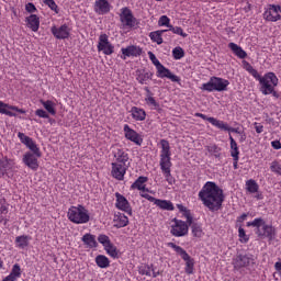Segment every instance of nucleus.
Returning <instances> with one entry per match:
<instances>
[{"label": "nucleus", "mask_w": 281, "mask_h": 281, "mask_svg": "<svg viewBox=\"0 0 281 281\" xmlns=\"http://www.w3.org/2000/svg\"><path fill=\"white\" fill-rule=\"evenodd\" d=\"M199 199L205 207H209L212 212H216L221 210L225 201V195L215 182L207 181L200 190Z\"/></svg>", "instance_id": "obj_1"}, {"label": "nucleus", "mask_w": 281, "mask_h": 281, "mask_svg": "<svg viewBox=\"0 0 281 281\" xmlns=\"http://www.w3.org/2000/svg\"><path fill=\"white\" fill-rule=\"evenodd\" d=\"M19 139L24 144L25 147L31 149V151H26L23 155L22 161L26 166V168H30V170H38L41 164L38 162V158L42 157L41 148L38 145H36V142L32 139L30 136L25 135L24 133L18 134Z\"/></svg>", "instance_id": "obj_2"}, {"label": "nucleus", "mask_w": 281, "mask_h": 281, "mask_svg": "<svg viewBox=\"0 0 281 281\" xmlns=\"http://www.w3.org/2000/svg\"><path fill=\"white\" fill-rule=\"evenodd\" d=\"M172 151H170V142L167 139H160V170L168 183H172Z\"/></svg>", "instance_id": "obj_3"}, {"label": "nucleus", "mask_w": 281, "mask_h": 281, "mask_svg": "<svg viewBox=\"0 0 281 281\" xmlns=\"http://www.w3.org/2000/svg\"><path fill=\"white\" fill-rule=\"evenodd\" d=\"M67 218L74 225H87L91 221V213L87 206L77 204L68 209Z\"/></svg>", "instance_id": "obj_4"}, {"label": "nucleus", "mask_w": 281, "mask_h": 281, "mask_svg": "<svg viewBox=\"0 0 281 281\" xmlns=\"http://www.w3.org/2000/svg\"><path fill=\"white\" fill-rule=\"evenodd\" d=\"M260 85V91L262 95H273V98H279L278 91H276V87H278V76L276 72H267L263 76H258L257 79Z\"/></svg>", "instance_id": "obj_5"}, {"label": "nucleus", "mask_w": 281, "mask_h": 281, "mask_svg": "<svg viewBox=\"0 0 281 281\" xmlns=\"http://www.w3.org/2000/svg\"><path fill=\"white\" fill-rule=\"evenodd\" d=\"M227 87H229V80L221 77H211L209 82L201 86V90L212 93V91H227Z\"/></svg>", "instance_id": "obj_6"}, {"label": "nucleus", "mask_w": 281, "mask_h": 281, "mask_svg": "<svg viewBox=\"0 0 281 281\" xmlns=\"http://www.w3.org/2000/svg\"><path fill=\"white\" fill-rule=\"evenodd\" d=\"M168 247H171V249H173L176 254L181 256L182 260H184L186 262V273H188V276H192V273H194V259H192L183 248L177 246L175 243H169Z\"/></svg>", "instance_id": "obj_7"}, {"label": "nucleus", "mask_w": 281, "mask_h": 281, "mask_svg": "<svg viewBox=\"0 0 281 281\" xmlns=\"http://www.w3.org/2000/svg\"><path fill=\"white\" fill-rule=\"evenodd\" d=\"M120 22L124 30H126V27L133 30V27H136L137 25V19L133 15V11L128 7L121 9Z\"/></svg>", "instance_id": "obj_8"}, {"label": "nucleus", "mask_w": 281, "mask_h": 281, "mask_svg": "<svg viewBox=\"0 0 281 281\" xmlns=\"http://www.w3.org/2000/svg\"><path fill=\"white\" fill-rule=\"evenodd\" d=\"M171 229L170 234L176 236V238H181L182 236H188V232H190V226L188 222H183L182 220H178L175 217L171 221Z\"/></svg>", "instance_id": "obj_9"}, {"label": "nucleus", "mask_w": 281, "mask_h": 281, "mask_svg": "<svg viewBox=\"0 0 281 281\" xmlns=\"http://www.w3.org/2000/svg\"><path fill=\"white\" fill-rule=\"evenodd\" d=\"M97 49L98 52H102L104 56H111V54L115 52V46H113L109 41V35H106L105 33H102L99 36Z\"/></svg>", "instance_id": "obj_10"}, {"label": "nucleus", "mask_w": 281, "mask_h": 281, "mask_svg": "<svg viewBox=\"0 0 281 281\" xmlns=\"http://www.w3.org/2000/svg\"><path fill=\"white\" fill-rule=\"evenodd\" d=\"M263 19L270 23L281 21V7L277 4H269L263 12Z\"/></svg>", "instance_id": "obj_11"}, {"label": "nucleus", "mask_w": 281, "mask_h": 281, "mask_svg": "<svg viewBox=\"0 0 281 281\" xmlns=\"http://www.w3.org/2000/svg\"><path fill=\"white\" fill-rule=\"evenodd\" d=\"M111 168L113 179H116V181H124V177L126 176L128 168H131V164L112 162Z\"/></svg>", "instance_id": "obj_12"}, {"label": "nucleus", "mask_w": 281, "mask_h": 281, "mask_svg": "<svg viewBox=\"0 0 281 281\" xmlns=\"http://www.w3.org/2000/svg\"><path fill=\"white\" fill-rule=\"evenodd\" d=\"M124 137L128 142H132L136 146H142L144 144V137L137 131L133 130L128 124L123 126Z\"/></svg>", "instance_id": "obj_13"}, {"label": "nucleus", "mask_w": 281, "mask_h": 281, "mask_svg": "<svg viewBox=\"0 0 281 281\" xmlns=\"http://www.w3.org/2000/svg\"><path fill=\"white\" fill-rule=\"evenodd\" d=\"M50 32L58 41H67V38L71 37V27L67 24L60 26L54 25L50 27Z\"/></svg>", "instance_id": "obj_14"}, {"label": "nucleus", "mask_w": 281, "mask_h": 281, "mask_svg": "<svg viewBox=\"0 0 281 281\" xmlns=\"http://www.w3.org/2000/svg\"><path fill=\"white\" fill-rule=\"evenodd\" d=\"M16 113L25 115L26 111L23 109H20L16 105H11L3 101H0V114L1 115H8V117H16Z\"/></svg>", "instance_id": "obj_15"}, {"label": "nucleus", "mask_w": 281, "mask_h": 281, "mask_svg": "<svg viewBox=\"0 0 281 281\" xmlns=\"http://www.w3.org/2000/svg\"><path fill=\"white\" fill-rule=\"evenodd\" d=\"M121 53L123 60H126V58H139L144 54V49L138 45H130L121 48Z\"/></svg>", "instance_id": "obj_16"}, {"label": "nucleus", "mask_w": 281, "mask_h": 281, "mask_svg": "<svg viewBox=\"0 0 281 281\" xmlns=\"http://www.w3.org/2000/svg\"><path fill=\"white\" fill-rule=\"evenodd\" d=\"M115 207L121 210V212H125L126 214H133V207H131V203L128 200L122 195V193H115Z\"/></svg>", "instance_id": "obj_17"}, {"label": "nucleus", "mask_w": 281, "mask_h": 281, "mask_svg": "<svg viewBox=\"0 0 281 281\" xmlns=\"http://www.w3.org/2000/svg\"><path fill=\"white\" fill-rule=\"evenodd\" d=\"M156 69L158 78H168L169 80H171V82H181V78L172 74V71L166 68L164 65L159 64L158 66H156Z\"/></svg>", "instance_id": "obj_18"}, {"label": "nucleus", "mask_w": 281, "mask_h": 281, "mask_svg": "<svg viewBox=\"0 0 281 281\" xmlns=\"http://www.w3.org/2000/svg\"><path fill=\"white\" fill-rule=\"evenodd\" d=\"M195 117H201V120H206V122H210L212 126H215L216 128H220L221 131H229V125L223 121H218V119L215 117H207L203 113H195Z\"/></svg>", "instance_id": "obj_19"}, {"label": "nucleus", "mask_w": 281, "mask_h": 281, "mask_svg": "<svg viewBox=\"0 0 281 281\" xmlns=\"http://www.w3.org/2000/svg\"><path fill=\"white\" fill-rule=\"evenodd\" d=\"M112 155L114 157V164H131L128 162V153H126V150H124L122 147L115 146L113 148Z\"/></svg>", "instance_id": "obj_20"}, {"label": "nucleus", "mask_w": 281, "mask_h": 281, "mask_svg": "<svg viewBox=\"0 0 281 281\" xmlns=\"http://www.w3.org/2000/svg\"><path fill=\"white\" fill-rule=\"evenodd\" d=\"M94 12L100 15L109 14V12H111V3H109V0H95Z\"/></svg>", "instance_id": "obj_21"}, {"label": "nucleus", "mask_w": 281, "mask_h": 281, "mask_svg": "<svg viewBox=\"0 0 281 281\" xmlns=\"http://www.w3.org/2000/svg\"><path fill=\"white\" fill-rule=\"evenodd\" d=\"M26 27L32 32H37L41 27V18L36 14H31L25 18Z\"/></svg>", "instance_id": "obj_22"}, {"label": "nucleus", "mask_w": 281, "mask_h": 281, "mask_svg": "<svg viewBox=\"0 0 281 281\" xmlns=\"http://www.w3.org/2000/svg\"><path fill=\"white\" fill-rule=\"evenodd\" d=\"M132 120L135 122H144L146 120V110L137 106H132L130 110Z\"/></svg>", "instance_id": "obj_23"}, {"label": "nucleus", "mask_w": 281, "mask_h": 281, "mask_svg": "<svg viewBox=\"0 0 281 281\" xmlns=\"http://www.w3.org/2000/svg\"><path fill=\"white\" fill-rule=\"evenodd\" d=\"M256 235L258 238H269V240H273L276 238V227L273 225H269L268 228H266V233H262V229L258 228L256 229Z\"/></svg>", "instance_id": "obj_24"}, {"label": "nucleus", "mask_w": 281, "mask_h": 281, "mask_svg": "<svg viewBox=\"0 0 281 281\" xmlns=\"http://www.w3.org/2000/svg\"><path fill=\"white\" fill-rule=\"evenodd\" d=\"M247 227H256L257 229H260L261 227V232L266 233L269 224H267L262 217H257L252 222H248Z\"/></svg>", "instance_id": "obj_25"}, {"label": "nucleus", "mask_w": 281, "mask_h": 281, "mask_svg": "<svg viewBox=\"0 0 281 281\" xmlns=\"http://www.w3.org/2000/svg\"><path fill=\"white\" fill-rule=\"evenodd\" d=\"M114 227L121 228L128 225V217L124 213H116L113 218Z\"/></svg>", "instance_id": "obj_26"}, {"label": "nucleus", "mask_w": 281, "mask_h": 281, "mask_svg": "<svg viewBox=\"0 0 281 281\" xmlns=\"http://www.w3.org/2000/svg\"><path fill=\"white\" fill-rule=\"evenodd\" d=\"M146 183H148V177L140 176L131 186V190L144 191L146 190Z\"/></svg>", "instance_id": "obj_27"}, {"label": "nucleus", "mask_w": 281, "mask_h": 281, "mask_svg": "<svg viewBox=\"0 0 281 281\" xmlns=\"http://www.w3.org/2000/svg\"><path fill=\"white\" fill-rule=\"evenodd\" d=\"M228 47L233 52V54L237 56V58H247V52H245V49H243V47H240L238 44L231 42L228 44Z\"/></svg>", "instance_id": "obj_28"}, {"label": "nucleus", "mask_w": 281, "mask_h": 281, "mask_svg": "<svg viewBox=\"0 0 281 281\" xmlns=\"http://www.w3.org/2000/svg\"><path fill=\"white\" fill-rule=\"evenodd\" d=\"M154 205H157L160 210H167V212L175 211V204H172L169 200H154Z\"/></svg>", "instance_id": "obj_29"}, {"label": "nucleus", "mask_w": 281, "mask_h": 281, "mask_svg": "<svg viewBox=\"0 0 281 281\" xmlns=\"http://www.w3.org/2000/svg\"><path fill=\"white\" fill-rule=\"evenodd\" d=\"M94 262L99 269H109V267H111V260L104 255H98Z\"/></svg>", "instance_id": "obj_30"}, {"label": "nucleus", "mask_w": 281, "mask_h": 281, "mask_svg": "<svg viewBox=\"0 0 281 281\" xmlns=\"http://www.w3.org/2000/svg\"><path fill=\"white\" fill-rule=\"evenodd\" d=\"M83 245L86 247H89V249H93L98 247V241L95 240V235H91L89 233L85 234L81 238Z\"/></svg>", "instance_id": "obj_31"}, {"label": "nucleus", "mask_w": 281, "mask_h": 281, "mask_svg": "<svg viewBox=\"0 0 281 281\" xmlns=\"http://www.w3.org/2000/svg\"><path fill=\"white\" fill-rule=\"evenodd\" d=\"M40 102L49 115H56V102L52 100H40Z\"/></svg>", "instance_id": "obj_32"}, {"label": "nucleus", "mask_w": 281, "mask_h": 281, "mask_svg": "<svg viewBox=\"0 0 281 281\" xmlns=\"http://www.w3.org/2000/svg\"><path fill=\"white\" fill-rule=\"evenodd\" d=\"M153 78V74L146 71V70H137L136 71V80L139 82V85H146L147 80H150Z\"/></svg>", "instance_id": "obj_33"}, {"label": "nucleus", "mask_w": 281, "mask_h": 281, "mask_svg": "<svg viewBox=\"0 0 281 281\" xmlns=\"http://www.w3.org/2000/svg\"><path fill=\"white\" fill-rule=\"evenodd\" d=\"M164 32H168L167 30H159L149 33V38L153 43H157V45H161L164 43Z\"/></svg>", "instance_id": "obj_34"}, {"label": "nucleus", "mask_w": 281, "mask_h": 281, "mask_svg": "<svg viewBox=\"0 0 281 281\" xmlns=\"http://www.w3.org/2000/svg\"><path fill=\"white\" fill-rule=\"evenodd\" d=\"M177 207L179 212H181L182 216L187 220L188 225H192L193 217L190 210H188V207H186L183 204H177Z\"/></svg>", "instance_id": "obj_35"}, {"label": "nucleus", "mask_w": 281, "mask_h": 281, "mask_svg": "<svg viewBox=\"0 0 281 281\" xmlns=\"http://www.w3.org/2000/svg\"><path fill=\"white\" fill-rule=\"evenodd\" d=\"M30 236L27 235H21L15 238V244L19 249H25V247L30 246Z\"/></svg>", "instance_id": "obj_36"}, {"label": "nucleus", "mask_w": 281, "mask_h": 281, "mask_svg": "<svg viewBox=\"0 0 281 281\" xmlns=\"http://www.w3.org/2000/svg\"><path fill=\"white\" fill-rule=\"evenodd\" d=\"M231 142V156L233 159H239L240 150L238 149V143L234 139L232 135H229Z\"/></svg>", "instance_id": "obj_37"}, {"label": "nucleus", "mask_w": 281, "mask_h": 281, "mask_svg": "<svg viewBox=\"0 0 281 281\" xmlns=\"http://www.w3.org/2000/svg\"><path fill=\"white\" fill-rule=\"evenodd\" d=\"M21 266L19 263L13 265L11 272L9 276V280L16 281L19 278H21L22 274Z\"/></svg>", "instance_id": "obj_38"}, {"label": "nucleus", "mask_w": 281, "mask_h": 281, "mask_svg": "<svg viewBox=\"0 0 281 281\" xmlns=\"http://www.w3.org/2000/svg\"><path fill=\"white\" fill-rule=\"evenodd\" d=\"M243 68L248 71V74H250V76H252V78H255V80L258 78V76H260V74L258 72V70H256V68H254V66H251V64H249V61L244 60L241 61Z\"/></svg>", "instance_id": "obj_39"}, {"label": "nucleus", "mask_w": 281, "mask_h": 281, "mask_svg": "<svg viewBox=\"0 0 281 281\" xmlns=\"http://www.w3.org/2000/svg\"><path fill=\"white\" fill-rule=\"evenodd\" d=\"M191 234L192 236H194V238H203V236H205V233L203 232V227L201 226V224H192Z\"/></svg>", "instance_id": "obj_40"}, {"label": "nucleus", "mask_w": 281, "mask_h": 281, "mask_svg": "<svg viewBox=\"0 0 281 281\" xmlns=\"http://www.w3.org/2000/svg\"><path fill=\"white\" fill-rule=\"evenodd\" d=\"M259 189L260 187L258 186V182H256V180L250 179L246 181V190L247 192H250V194H256V192H258Z\"/></svg>", "instance_id": "obj_41"}, {"label": "nucleus", "mask_w": 281, "mask_h": 281, "mask_svg": "<svg viewBox=\"0 0 281 281\" xmlns=\"http://www.w3.org/2000/svg\"><path fill=\"white\" fill-rule=\"evenodd\" d=\"M104 250L111 258H117V256H120V251L117 250V247L113 245V243L105 246Z\"/></svg>", "instance_id": "obj_42"}, {"label": "nucleus", "mask_w": 281, "mask_h": 281, "mask_svg": "<svg viewBox=\"0 0 281 281\" xmlns=\"http://www.w3.org/2000/svg\"><path fill=\"white\" fill-rule=\"evenodd\" d=\"M172 56L173 60H181L186 56V50L181 46H177L172 49Z\"/></svg>", "instance_id": "obj_43"}, {"label": "nucleus", "mask_w": 281, "mask_h": 281, "mask_svg": "<svg viewBox=\"0 0 281 281\" xmlns=\"http://www.w3.org/2000/svg\"><path fill=\"white\" fill-rule=\"evenodd\" d=\"M247 265H249V258H247V256L239 255L235 259L236 267H247Z\"/></svg>", "instance_id": "obj_44"}, {"label": "nucleus", "mask_w": 281, "mask_h": 281, "mask_svg": "<svg viewBox=\"0 0 281 281\" xmlns=\"http://www.w3.org/2000/svg\"><path fill=\"white\" fill-rule=\"evenodd\" d=\"M44 5H47L55 14H58L60 12V9H58V4H56V1L54 0H42Z\"/></svg>", "instance_id": "obj_45"}, {"label": "nucleus", "mask_w": 281, "mask_h": 281, "mask_svg": "<svg viewBox=\"0 0 281 281\" xmlns=\"http://www.w3.org/2000/svg\"><path fill=\"white\" fill-rule=\"evenodd\" d=\"M158 25L159 27H172V25L170 24V18H168V15H161L158 20Z\"/></svg>", "instance_id": "obj_46"}, {"label": "nucleus", "mask_w": 281, "mask_h": 281, "mask_svg": "<svg viewBox=\"0 0 281 281\" xmlns=\"http://www.w3.org/2000/svg\"><path fill=\"white\" fill-rule=\"evenodd\" d=\"M150 265L147 263H143L139 268H138V273L140 276H147L148 278H150L151 272H150Z\"/></svg>", "instance_id": "obj_47"}, {"label": "nucleus", "mask_w": 281, "mask_h": 281, "mask_svg": "<svg viewBox=\"0 0 281 281\" xmlns=\"http://www.w3.org/2000/svg\"><path fill=\"white\" fill-rule=\"evenodd\" d=\"M170 32L172 34H177L178 36H182V38H188V33H184L183 30L180 26H170Z\"/></svg>", "instance_id": "obj_48"}, {"label": "nucleus", "mask_w": 281, "mask_h": 281, "mask_svg": "<svg viewBox=\"0 0 281 281\" xmlns=\"http://www.w3.org/2000/svg\"><path fill=\"white\" fill-rule=\"evenodd\" d=\"M238 237L240 243H249V236L245 232V228H243L241 226H239L238 229Z\"/></svg>", "instance_id": "obj_49"}, {"label": "nucleus", "mask_w": 281, "mask_h": 281, "mask_svg": "<svg viewBox=\"0 0 281 281\" xmlns=\"http://www.w3.org/2000/svg\"><path fill=\"white\" fill-rule=\"evenodd\" d=\"M139 195L143 199H146L147 201H150V203H155V196L150 195V190H148V188H146L145 190L140 191Z\"/></svg>", "instance_id": "obj_50"}, {"label": "nucleus", "mask_w": 281, "mask_h": 281, "mask_svg": "<svg viewBox=\"0 0 281 281\" xmlns=\"http://www.w3.org/2000/svg\"><path fill=\"white\" fill-rule=\"evenodd\" d=\"M270 170L271 172H274V175H279L281 177V164L277 160L271 162Z\"/></svg>", "instance_id": "obj_51"}, {"label": "nucleus", "mask_w": 281, "mask_h": 281, "mask_svg": "<svg viewBox=\"0 0 281 281\" xmlns=\"http://www.w3.org/2000/svg\"><path fill=\"white\" fill-rule=\"evenodd\" d=\"M98 240H99L100 245L103 246V248L111 245V238H109V236H106L104 234L99 235Z\"/></svg>", "instance_id": "obj_52"}, {"label": "nucleus", "mask_w": 281, "mask_h": 281, "mask_svg": "<svg viewBox=\"0 0 281 281\" xmlns=\"http://www.w3.org/2000/svg\"><path fill=\"white\" fill-rule=\"evenodd\" d=\"M12 162L11 159L8 157H4L0 160V170H7V168H10V164Z\"/></svg>", "instance_id": "obj_53"}, {"label": "nucleus", "mask_w": 281, "mask_h": 281, "mask_svg": "<svg viewBox=\"0 0 281 281\" xmlns=\"http://www.w3.org/2000/svg\"><path fill=\"white\" fill-rule=\"evenodd\" d=\"M35 115L37 117H42L43 120H49V113L43 109H37L35 111Z\"/></svg>", "instance_id": "obj_54"}, {"label": "nucleus", "mask_w": 281, "mask_h": 281, "mask_svg": "<svg viewBox=\"0 0 281 281\" xmlns=\"http://www.w3.org/2000/svg\"><path fill=\"white\" fill-rule=\"evenodd\" d=\"M150 273L153 278H157L164 273V270H160L157 267H154L153 265H150Z\"/></svg>", "instance_id": "obj_55"}, {"label": "nucleus", "mask_w": 281, "mask_h": 281, "mask_svg": "<svg viewBox=\"0 0 281 281\" xmlns=\"http://www.w3.org/2000/svg\"><path fill=\"white\" fill-rule=\"evenodd\" d=\"M148 57L149 60H151L153 65H155V67L161 65V63L159 61V59H157V56H155L153 52H148Z\"/></svg>", "instance_id": "obj_56"}, {"label": "nucleus", "mask_w": 281, "mask_h": 281, "mask_svg": "<svg viewBox=\"0 0 281 281\" xmlns=\"http://www.w3.org/2000/svg\"><path fill=\"white\" fill-rule=\"evenodd\" d=\"M25 10L26 12H29L30 14L36 12V5H34V3L29 2L25 4Z\"/></svg>", "instance_id": "obj_57"}, {"label": "nucleus", "mask_w": 281, "mask_h": 281, "mask_svg": "<svg viewBox=\"0 0 281 281\" xmlns=\"http://www.w3.org/2000/svg\"><path fill=\"white\" fill-rule=\"evenodd\" d=\"M145 102H146L147 104H151V106H159V104L157 103V101L155 100L154 97H147V98L145 99Z\"/></svg>", "instance_id": "obj_58"}, {"label": "nucleus", "mask_w": 281, "mask_h": 281, "mask_svg": "<svg viewBox=\"0 0 281 281\" xmlns=\"http://www.w3.org/2000/svg\"><path fill=\"white\" fill-rule=\"evenodd\" d=\"M254 126H255L256 133H258V134H260V133H262V131H265V126H262V124H260V123H254Z\"/></svg>", "instance_id": "obj_59"}, {"label": "nucleus", "mask_w": 281, "mask_h": 281, "mask_svg": "<svg viewBox=\"0 0 281 281\" xmlns=\"http://www.w3.org/2000/svg\"><path fill=\"white\" fill-rule=\"evenodd\" d=\"M271 146H272V148H274V150H280L281 149L280 140H272Z\"/></svg>", "instance_id": "obj_60"}, {"label": "nucleus", "mask_w": 281, "mask_h": 281, "mask_svg": "<svg viewBox=\"0 0 281 281\" xmlns=\"http://www.w3.org/2000/svg\"><path fill=\"white\" fill-rule=\"evenodd\" d=\"M245 221H247V213L241 214V215L237 218V223H245Z\"/></svg>", "instance_id": "obj_61"}, {"label": "nucleus", "mask_w": 281, "mask_h": 281, "mask_svg": "<svg viewBox=\"0 0 281 281\" xmlns=\"http://www.w3.org/2000/svg\"><path fill=\"white\" fill-rule=\"evenodd\" d=\"M1 214H8V206L7 205L0 206V216H1Z\"/></svg>", "instance_id": "obj_62"}, {"label": "nucleus", "mask_w": 281, "mask_h": 281, "mask_svg": "<svg viewBox=\"0 0 281 281\" xmlns=\"http://www.w3.org/2000/svg\"><path fill=\"white\" fill-rule=\"evenodd\" d=\"M234 159V169H238V159L233 158Z\"/></svg>", "instance_id": "obj_63"}, {"label": "nucleus", "mask_w": 281, "mask_h": 281, "mask_svg": "<svg viewBox=\"0 0 281 281\" xmlns=\"http://www.w3.org/2000/svg\"><path fill=\"white\" fill-rule=\"evenodd\" d=\"M224 131H231L232 133H238V130H236V128H231V127H228V130H224Z\"/></svg>", "instance_id": "obj_64"}]
</instances>
